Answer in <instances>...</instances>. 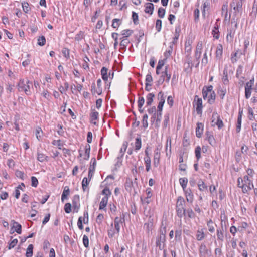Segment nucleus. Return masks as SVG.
I'll use <instances>...</instances> for the list:
<instances>
[{
    "label": "nucleus",
    "instance_id": "nucleus-18",
    "mask_svg": "<svg viewBox=\"0 0 257 257\" xmlns=\"http://www.w3.org/2000/svg\"><path fill=\"white\" fill-rule=\"evenodd\" d=\"M180 32L181 27L180 25H178L175 27L174 37H173V40L172 42L173 44H175L177 43L180 35Z\"/></svg>",
    "mask_w": 257,
    "mask_h": 257
},
{
    "label": "nucleus",
    "instance_id": "nucleus-30",
    "mask_svg": "<svg viewBox=\"0 0 257 257\" xmlns=\"http://www.w3.org/2000/svg\"><path fill=\"white\" fill-rule=\"evenodd\" d=\"M33 245L31 244H29L27 248L26 256V257H32L33 254Z\"/></svg>",
    "mask_w": 257,
    "mask_h": 257
},
{
    "label": "nucleus",
    "instance_id": "nucleus-43",
    "mask_svg": "<svg viewBox=\"0 0 257 257\" xmlns=\"http://www.w3.org/2000/svg\"><path fill=\"white\" fill-rule=\"evenodd\" d=\"M226 93V88L222 89L221 87L218 88L217 93L218 94V95H219V96L221 99H224V97Z\"/></svg>",
    "mask_w": 257,
    "mask_h": 257
},
{
    "label": "nucleus",
    "instance_id": "nucleus-20",
    "mask_svg": "<svg viewBox=\"0 0 257 257\" xmlns=\"http://www.w3.org/2000/svg\"><path fill=\"white\" fill-rule=\"evenodd\" d=\"M213 89V86L212 85H210L208 87H204L202 90V95L204 99H205L211 90Z\"/></svg>",
    "mask_w": 257,
    "mask_h": 257
},
{
    "label": "nucleus",
    "instance_id": "nucleus-12",
    "mask_svg": "<svg viewBox=\"0 0 257 257\" xmlns=\"http://www.w3.org/2000/svg\"><path fill=\"white\" fill-rule=\"evenodd\" d=\"M185 192L186 200L188 202L192 203L193 201V194L190 188L185 189L183 190Z\"/></svg>",
    "mask_w": 257,
    "mask_h": 257
},
{
    "label": "nucleus",
    "instance_id": "nucleus-42",
    "mask_svg": "<svg viewBox=\"0 0 257 257\" xmlns=\"http://www.w3.org/2000/svg\"><path fill=\"white\" fill-rule=\"evenodd\" d=\"M133 32V30L130 29L122 30L121 32V34L123 35L122 38H127V37L130 36Z\"/></svg>",
    "mask_w": 257,
    "mask_h": 257
},
{
    "label": "nucleus",
    "instance_id": "nucleus-37",
    "mask_svg": "<svg viewBox=\"0 0 257 257\" xmlns=\"http://www.w3.org/2000/svg\"><path fill=\"white\" fill-rule=\"evenodd\" d=\"M198 189L201 191H204L207 190V186L205 184L204 182L200 180L198 183Z\"/></svg>",
    "mask_w": 257,
    "mask_h": 257
},
{
    "label": "nucleus",
    "instance_id": "nucleus-16",
    "mask_svg": "<svg viewBox=\"0 0 257 257\" xmlns=\"http://www.w3.org/2000/svg\"><path fill=\"white\" fill-rule=\"evenodd\" d=\"M224 230L222 227L221 228H217L216 230V236L217 238V240L223 242L224 239Z\"/></svg>",
    "mask_w": 257,
    "mask_h": 257
},
{
    "label": "nucleus",
    "instance_id": "nucleus-11",
    "mask_svg": "<svg viewBox=\"0 0 257 257\" xmlns=\"http://www.w3.org/2000/svg\"><path fill=\"white\" fill-rule=\"evenodd\" d=\"M79 196L78 195H75L73 197L72 199V205L74 210L76 212H78L79 208L80 205L79 204Z\"/></svg>",
    "mask_w": 257,
    "mask_h": 257
},
{
    "label": "nucleus",
    "instance_id": "nucleus-4",
    "mask_svg": "<svg viewBox=\"0 0 257 257\" xmlns=\"http://www.w3.org/2000/svg\"><path fill=\"white\" fill-rule=\"evenodd\" d=\"M193 105L196 107V111L198 114H201L202 113V100L201 98H199L197 95H195L193 102Z\"/></svg>",
    "mask_w": 257,
    "mask_h": 257
},
{
    "label": "nucleus",
    "instance_id": "nucleus-57",
    "mask_svg": "<svg viewBox=\"0 0 257 257\" xmlns=\"http://www.w3.org/2000/svg\"><path fill=\"white\" fill-rule=\"evenodd\" d=\"M102 194L104 195V196H107V198L110 196L111 194V192L109 189L108 188L105 187L102 191Z\"/></svg>",
    "mask_w": 257,
    "mask_h": 257
},
{
    "label": "nucleus",
    "instance_id": "nucleus-41",
    "mask_svg": "<svg viewBox=\"0 0 257 257\" xmlns=\"http://www.w3.org/2000/svg\"><path fill=\"white\" fill-rule=\"evenodd\" d=\"M160 158V154H157V153H154V159H153V164L155 167H157L159 164Z\"/></svg>",
    "mask_w": 257,
    "mask_h": 257
},
{
    "label": "nucleus",
    "instance_id": "nucleus-48",
    "mask_svg": "<svg viewBox=\"0 0 257 257\" xmlns=\"http://www.w3.org/2000/svg\"><path fill=\"white\" fill-rule=\"evenodd\" d=\"M158 99L159 100V103H161L164 104L165 101V96L164 95V93L162 91H160L158 94Z\"/></svg>",
    "mask_w": 257,
    "mask_h": 257
},
{
    "label": "nucleus",
    "instance_id": "nucleus-58",
    "mask_svg": "<svg viewBox=\"0 0 257 257\" xmlns=\"http://www.w3.org/2000/svg\"><path fill=\"white\" fill-rule=\"evenodd\" d=\"M193 64H189L186 63L184 64V70L186 72H190L192 70Z\"/></svg>",
    "mask_w": 257,
    "mask_h": 257
},
{
    "label": "nucleus",
    "instance_id": "nucleus-33",
    "mask_svg": "<svg viewBox=\"0 0 257 257\" xmlns=\"http://www.w3.org/2000/svg\"><path fill=\"white\" fill-rule=\"evenodd\" d=\"M222 52H223V48L222 46L221 45H219L217 46L216 51V57L217 59H220L222 55Z\"/></svg>",
    "mask_w": 257,
    "mask_h": 257
},
{
    "label": "nucleus",
    "instance_id": "nucleus-53",
    "mask_svg": "<svg viewBox=\"0 0 257 257\" xmlns=\"http://www.w3.org/2000/svg\"><path fill=\"white\" fill-rule=\"evenodd\" d=\"M186 214H187L188 217L190 218H194L195 217V213L191 208L186 210Z\"/></svg>",
    "mask_w": 257,
    "mask_h": 257
},
{
    "label": "nucleus",
    "instance_id": "nucleus-22",
    "mask_svg": "<svg viewBox=\"0 0 257 257\" xmlns=\"http://www.w3.org/2000/svg\"><path fill=\"white\" fill-rule=\"evenodd\" d=\"M235 30L234 29H231L228 30V33L226 36V40L228 42H232L235 34Z\"/></svg>",
    "mask_w": 257,
    "mask_h": 257
},
{
    "label": "nucleus",
    "instance_id": "nucleus-50",
    "mask_svg": "<svg viewBox=\"0 0 257 257\" xmlns=\"http://www.w3.org/2000/svg\"><path fill=\"white\" fill-rule=\"evenodd\" d=\"M221 11L222 15H228V4L227 2L222 5Z\"/></svg>",
    "mask_w": 257,
    "mask_h": 257
},
{
    "label": "nucleus",
    "instance_id": "nucleus-23",
    "mask_svg": "<svg viewBox=\"0 0 257 257\" xmlns=\"http://www.w3.org/2000/svg\"><path fill=\"white\" fill-rule=\"evenodd\" d=\"M216 98V94L215 92L213 91V89L211 90L209 94L208 99L207 102L210 104H212L214 103Z\"/></svg>",
    "mask_w": 257,
    "mask_h": 257
},
{
    "label": "nucleus",
    "instance_id": "nucleus-46",
    "mask_svg": "<svg viewBox=\"0 0 257 257\" xmlns=\"http://www.w3.org/2000/svg\"><path fill=\"white\" fill-rule=\"evenodd\" d=\"M120 39H121V41L120 43V45L122 49H125L130 42L127 38H122V37Z\"/></svg>",
    "mask_w": 257,
    "mask_h": 257
},
{
    "label": "nucleus",
    "instance_id": "nucleus-34",
    "mask_svg": "<svg viewBox=\"0 0 257 257\" xmlns=\"http://www.w3.org/2000/svg\"><path fill=\"white\" fill-rule=\"evenodd\" d=\"M127 147V142L124 143L122 146V147L120 150V155L117 157L118 159L121 158L125 152Z\"/></svg>",
    "mask_w": 257,
    "mask_h": 257
},
{
    "label": "nucleus",
    "instance_id": "nucleus-64",
    "mask_svg": "<svg viewBox=\"0 0 257 257\" xmlns=\"http://www.w3.org/2000/svg\"><path fill=\"white\" fill-rule=\"evenodd\" d=\"M17 243H18V239H14L9 243V246H8V249H11L14 248L17 245Z\"/></svg>",
    "mask_w": 257,
    "mask_h": 257
},
{
    "label": "nucleus",
    "instance_id": "nucleus-40",
    "mask_svg": "<svg viewBox=\"0 0 257 257\" xmlns=\"http://www.w3.org/2000/svg\"><path fill=\"white\" fill-rule=\"evenodd\" d=\"M175 240H181V235H182V229L181 228H178L175 231Z\"/></svg>",
    "mask_w": 257,
    "mask_h": 257
},
{
    "label": "nucleus",
    "instance_id": "nucleus-61",
    "mask_svg": "<svg viewBox=\"0 0 257 257\" xmlns=\"http://www.w3.org/2000/svg\"><path fill=\"white\" fill-rule=\"evenodd\" d=\"M162 28V21L160 19H157L156 22V29L159 32L161 31Z\"/></svg>",
    "mask_w": 257,
    "mask_h": 257
},
{
    "label": "nucleus",
    "instance_id": "nucleus-32",
    "mask_svg": "<svg viewBox=\"0 0 257 257\" xmlns=\"http://www.w3.org/2000/svg\"><path fill=\"white\" fill-rule=\"evenodd\" d=\"M242 2H240V3H238L236 4L235 7H234V10L235 11V15H237L238 13H241L242 12Z\"/></svg>",
    "mask_w": 257,
    "mask_h": 257
},
{
    "label": "nucleus",
    "instance_id": "nucleus-27",
    "mask_svg": "<svg viewBox=\"0 0 257 257\" xmlns=\"http://www.w3.org/2000/svg\"><path fill=\"white\" fill-rule=\"evenodd\" d=\"M122 24V20L115 18L112 20V27L113 28L118 29L119 26Z\"/></svg>",
    "mask_w": 257,
    "mask_h": 257
},
{
    "label": "nucleus",
    "instance_id": "nucleus-3",
    "mask_svg": "<svg viewBox=\"0 0 257 257\" xmlns=\"http://www.w3.org/2000/svg\"><path fill=\"white\" fill-rule=\"evenodd\" d=\"M176 209L177 215L179 217L182 218L183 216H185L186 209H185V200L181 196L178 198Z\"/></svg>",
    "mask_w": 257,
    "mask_h": 257
},
{
    "label": "nucleus",
    "instance_id": "nucleus-2",
    "mask_svg": "<svg viewBox=\"0 0 257 257\" xmlns=\"http://www.w3.org/2000/svg\"><path fill=\"white\" fill-rule=\"evenodd\" d=\"M17 86L19 91H24L27 95H30L31 94L32 92L30 88L31 86H32V83L29 80L21 79Z\"/></svg>",
    "mask_w": 257,
    "mask_h": 257
},
{
    "label": "nucleus",
    "instance_id": "nucleus-63",
    "mask_svg": "<svg viewBox=\"0 0 257 257\" xmlns=\"http://www.w3.org/2000/svg\"><path fill=\"white\" fill-rule=\"evenodd\" d=\"M15 175L17 177L20 178L22 180H24L25 174L23 172L17 170L15 172Z\"/></svg>",
    "mask_w": 257,
    "mask_h": 257
},
{
    "label": "nucleus",
    "instance_id": "nucleus-49",
    "mask_svg": "<svg viewBox=\"0 0 257 257\" xmlns=\"http://www.w3.org/2000/svg\"><path fill=\"white\" fill-rule=\"evenodd\" d=\"M98 112L97 111L92 112L91 114V121L92 123L95 125L96 124V122L95 121L93 122V121L97 120L98 119Z\"/></svg>",
    "mask_w": 257,
    "mask_h": 257
},
{
    "label": "nucleus",
    "instance_id": "nucleus-26",
    "mask_svg": "<svg viewBox=\"0 0 257 257\" xmlns=\"http://www.w3.org/2000/svg\"><path fill=\"white\" fill-rule=\"evenodd\" d=\"M135 150L137 152L140 149L142 146V141L140 136H138L135 139Z\"/></svg>",
    "mask_w": 257,
    "mask_h": 257
},
{
    "label": "nucleus",
    "instance_id": "nucleus-19",
    "mask_svg": "<svg viewBox=\"0 0 257 257\" xmlns=\"http://www.w3.org/2000/svg\"><path fill=\"white\" fill-rule=\"evenodd\" d=\"M108 198H107V196L103 197L99 204V210H104L106 211V207L108 203Z\"/></svg>",
    "mask_w": 257,
    "mask_h": 257
},
{
    "label": "nucleus",
    "instance_id": "nucleus-52",
    "mask_svg": "<svg viewBox=\"0 0 257 257\" xmlns=\"http://www.w3.org/2000/svg\"><path fill=\"white\" fill-rule=\"evenodd\" d=\"M118 34L117 33H112V37L114 40V49H116V47L118 45Z\"/></svg>",
    "mask_w": 257,
    "mask_h": 257
},
{
    "label": "nucleus",
    "instance_id": "nucleus-25",
    "mask_svg": "<svg viewBox=\"0 0 257 257\" xmlns=\"http://www.w3.org/2000/svg\"><path fill=\"white\" fill-rule=\"evenodd\" d=\"M13 228H15V230L11 233H13L14 231H16L18 234H21L22 232V227L21 225L18 222L14 221L13 223Z\"/></svg>",
    "mask_w": 257,
    "mask_h": 257
},
{
    "label": "nucleus",
    "instance_id": "nucleus-17",
    "mask_svg": "<svg viewBox=\"0 0 257 257\" xmlns=\"http://www.w3.org/2000/svg\"><path fill=\"white\" fill-rule=\"evenodd\" d=\"M219 25L216 22L212 31V34L216 39H218L219 38Z\"/></svg>",
    "mask_w": 257,
    "mask_h": 257
},
{
    "label": "nucleus",
    "instance_id": "nucleus-9",
    "mask_svg": "<svg viewBox=\"0 0 257 257\" xmlns=\"http://www.w3.org/2000/svg\"><path fill=\"white\" fill-rule=\"evenodd\" d=\"M166 241V236L158 234L156 237V245L160 250H162Z\"/></svg>",
    "mask_w": 257,
    "mask_h": 257
},
{
    "label": "nucleus",
    "instance_id": "nucleus-44",
    "mask_svg": "<svg viewBox=\"0 0 257 257\" xmlns=\"http://www.w3.org/2000/svg\"><path fill=\"white\" fill-rule=\"evenodd\" d=\"M36 136L37 139L40 141L42 137V134H43V131L40 127H37L36 128Z\"/></svg>",
    "mask_w": 257,
    "mask_h": 257
},
{
    "label": "nucleus",
    "instance_id": "nucleus-60",
    "mask_svg": "<svg viewBox=\"0 0 257 257\" xmlns=\"http://www.w3.org/2000/svg\"><path fill=\"white\" fill-rule=\"evenodd\" d=\"M165 9L162 7L159 8L158 11V16L161 18H163L165 16Z\"/></svg>",
    "mask_w": 257,
    "mask_h": 257
},
{
    "label": "nucleus",
    "instance_id": "nucleus-51",
    "mask_svg": "<svg viewBox=\"0 0 257 257\" xmlns=\"http://www.w3.org/2000/svg\"><path fill=\"white\" fill-rule=\"evenodd\" d=\"M46 43V39L44 36H41L38 39V45L42 46Z\"/></svg>",
    "mask_w": 257,
    "mask_h": 257
},
{
    "label": "nucleus",
    "instance_id": "nucleus-56",
    "mask_svg": "<svg viewBox=\"0 0 257 257\" xmlns=\"http://www.w3.org/2000/svg\"><path fill=\"white\" fill-rule=\"evenodd\" d=\"M148 118V116L147 114H145L143 115V120H142V124H143V127L145 128H147L148 126V121H147Z\"/></svg>",
    "mask_w": 257,
    "mask_h": 257
},
{
    "label": "nucleus",
    "instance_id": "nucleus-38",
    "mask_svg": "<svg viewBox=\"0 0 257 257\" xmlns=\"http://www.w3.org/2000/svg\"><path fill=\"white\" fill-rule=\"evenodd\" d=\"M179 183L182 186L183 190L186 189L187 184L188 183V179L187 178H181L179 179Z\"/></svg>",
    "mask_w": 257,
    "mask_h": 257
},
{
    "label": "nucleus",
    "instance_id": "nucleus-28",
    "mask_svg": "<svg viewBox=\"0 0 257 257\" xmlns=\"http://www.w3.org/2000/svg\"><path fill=\"white\" fill-rule=\"evenodd\" d=\"M154 97L155 95L152 93H150L147 95L146 97V104L147 106H150L152 104Z\"/></svg>",
    "mask_w": 257,
    "mask_h": 257
},
{
    "label": "nucleus",
    "instance_id": "nucleus-54",
    "mask_svg": "<svg viewBox=\"0 0 257 257\" xmlns=\"http://www.w3.org/2000/svg\"><path fill=\"white\" fill-rule=\"evenodd\" d=\"M216 125L219 129L222 128L224 126L223 121L220 119V118H219L217 120H216V121H215L214 123L212 124V125Z\"/></svg>",
    "mask_w": 257,
    "mask_h": 257
},
{
    "label": "nucleus",
    "instance_id": "nucleus-21",
    "mask_svg": "<svg viewBox=\"0 0 257 257\" xmlns=\"http://www.w3.org/2000/svg\"><path fill=\"white\" fill-rule=\"evenodd\" d=\"M114 223L115 229L116 230V232L118 233L120 229V224L122 223L121 218L118 217H115L114 220Z\"/></svg>",
    "mask_w": 257,
    "mask_h": 257
},
{
    "label": "nucleus",
    "instance_id": "nucleus-29",
    "mask_svg": "<svg viewBox=\"0 0 257 257\" xmlns=\"http://www.w3.org/2000/svg\"><path fill=\"white\" fill-rule=\"evenodd\" d=\"M146 166V170L149 172L151 169V158L150 157H145L144 158Z\"/></svg>",
    "mask_w": 257,
    "mask_h": 257
},
{
    "label": "nucleus",
    "instance_id": "nucleus-24",
    "mask_svg": "<svg viewBox=\"0 0 257 257\" xmlns=\"http://www.w3.org/2000/svg\"><path fill=\"white\" fill-rule=\"evenodd\" d=\"M69 193L70 190L69 187L65 186L61 196V200L62 202H64L65 200L67 199V197L69 195Z\"/></svg>",
    "mask_w": 257,
    "mask_h": 257
},
{
    "label": "nucleus",
    "instance_id": "nucleus-10",
    "mask_svg": "<svg viewBox=\"0 0 257 257\" xmlns=\"http://www.w3.org/2000/svg\"><path fill=\"white\" fill-rule=\"evenodd\" d=\"M199 252L200 257H206L210 254L211 252L207 249L204 243H201L199 248Z\"/></svg>",
    "mask_w": 257,
    "mask_h": 257
},
{
    "label": "nucleus",
    "instance_id": "nucleus-8",
    "mask_svg": "<svg viewBox=\"0 0 257 257\" xmlns=\"http://www.w3.org/2000/svg\"><path fill=\"white\" fill-rule=\"evenodd\" d=\"M253 84L254 78H252L249 82L246 83L245 86V96L246 99H248L251 96L252 87Z\"/></svg>",
    "mask_w": 257,
    "mask_h": 257
},
{
    "label": "nucleus",
    "instance_id": "nucleus-15",
    "mask_svg": "<svg viewBox=\"0 0 257 257\" xmlns=\"http://www.w3.org/2000/svg\"><path fill=\"white\" fill-rule=\"evenodd\" d=\"M145 12L146 13L149 14L150 15H152L153 13L154 9V6L153 4L151 3H146L145 5Z\"/></svg>",
    "mask_w": 257,
    "mask_h": 257
},
{
    "label": "nucleus",
    "instance_id": "nucleus-55",
    "mask_svg": "<svg viewBox=\"0 0 257 257\" xmlns=\"http://www.w3.org/2000/svg\"><path fill=\"white\" fill-rule=\"evenodd\" d=\"M201 148L199 146L195 148V153L197 160H198L201 158Z\"/></svg>",
    "mask_w": 257,
    "mask_h": 257
},
{
    "label": "nucleus",
    "instance_id": "nucleus-1",
    "mask_svg": "<svg viewBox=\"0 0 257 257\" xmlns=\"http://www.w3.org/2000/svg\"><path fill=\"white\" fill-rule=\"evenodd\" d=\"M237 186L242 189V192L243 193H248L249 191L254 188L253 182L247 175H245L243 178H238Z\"/></svg>",
    "mask_w": 257,
    "mask_h": 257
},
{
    "label": "nucleus",
    "instance_id": "nucleus-45",
    "mask_svg": "<svg viewBox=\"0 0 257 257\" xmlns=\"http://www.w3.org/2000/svg\"><path fill=\"white\" fill-rule=\"evenodd\" d=\"M90 179H88L86 177H84L83 178L82 182V189L84 191H85V189L87 187V186L89 184V183L90 182Z\"/></svg>",
    "mask_w": 257,
    "mask_h": 257
},
{
    "label": "nucleus",
    "instance_id": "nucleus-36",
    "mask_svg": "<svg viewBox=\"0 0 257 257\" xmlns=\"http://www.w3.org/2000/svg\"><path fill=\"white\" fill-rule=\"evenodd\" d=\"M48 156L42 153L38 152L37 153V160L41 162L47 161Z\"/></svg>",
    "mask_w": 257,
    "mask_h": 257
},
{
    "label": "nucleus",
    "instance_id": "nucleus-14",
    "mask_svg": "<svg viewBox=\"0 0 257 257\" xmlns=\"http://www.w3.org/2000/svg\"><path fill=\"white\" fill-rule=\"evenodd\" d=\"M204 125L202 123L198 122L196 128V135L198 138H200L203 134Z\"/></svg>",
    "mask_w": 257,
    "mask_h": 257
},
{
    "label": "nucleus",
    "instance_id": "nucleus-59",
    "mask_svg": "<svg viewBox=\"0 0 257 257\" xmlns=\"http://www.w3.org/2000/svg\"><path fill=\"white\" fill-rule=\"evenodd\" d=\"M223 77L222 78V81L225 85H227L229 83L228 79L227 72L225 70L223 71Z\"/></svg>",
    "mask_w": 257,
    "mask_h": 257
},
{
    "label": "nucleus",
    "instance_id": "nucleus-7",
    "mask_svg": "<svg viewBox=\"0 0 257 257\" xmlns=\"http://www.w3.org/2000/svg\"><path fill=\"white\" fill-rule=\"evenodd\" d=\"M97 87L96 88V85L94 83H93L91 85V92L92 94H97L98 95H100L102 93V87H101V80L100 79H99L97 81Z\"/></svg>",
    "mask_w": 257,
    "mask_h": 257
},
{
    "label": "nucleus",
    "instance_id": "nucleus-35",
    "mask_svg": "<svg viewBox=\"0 0 257 257\" xmlns=\"http://www.w3.org/2000/svg\"><path fill=\"white\" fill-rule=\"evenodd\" d=\"M101 74L104 81H107L108 80L107 69L106 67H103L102 68L101 70Z\"/></svg>",
    "mask_w": 257,
    "mask_h": 257
},
{
    "label": "nucleus",
    "instance_id": "nucleus-39",
    "mask_svg": "<svg viewBox=\"0 0 257 257\" xmlns=\"http://www.w3.org/2000/svg\"><path fill=\"white\" fill-rule=\"evenodd\" d=\"M205 235L202 229L197 231L196 239L198 241H201L204 238Z\"/></svg>",
    "mask_w": 257,
    "mask_h": 257
},
{
    "label": "nucleus",
    "instance_id": "nucleus-5",
    "mask_svg": "<svg viewBox=\"0 0 257 257\" xmlns=\"http://www.w3.org/2000/svg\"><path fill=\"white\" fill-rule=\"evenodd\" d=\"M169 66H166L165 67L164 71L162 73V75L160 78L157 81L158 85H161L165 81V77H166V81L168 83L171 78V73H168V69Z\"/></svg>",
    "mask_w": 257,
    "mask_h": 257
},
{
    "label": "nucleus",
    "instance_id": "nucleus-31",
    "mask_svg": "<svg viewBox=\"0 0 257 257\" xmlns=\"http://www.w3.org/2000/svg\"><path fill=\"white\" fill-rule=\"evenodd\" d=\"M208 231L211 233L215 231L214 224L211 219L208 220L207 222Z\"/></svg>",
    "mask_w": 257,
    "mask_h": 257
},
{
    "label": "nucleus",
    "instance_id": "nucleus-62",
    "mask_svg": "<svg viewBox=\"0 0 257 257\" xmlns=\"http://www.w3.org/2000/svg\"><path fill=\"white\" fill-rule=\"evenodd\" d=\"M132 19L135 24L137 25L139 24L138 15L137 13L135 12H132Z\"/></svg>",
    "mask_w": 257,
    "mask_h": 257
},
{
    "label": "nucleus",
    "instance_id": "nucleus-6",
    "mask_svg": "<svg viewBox=\"0 0 257 257\" xmlns=\"http://www.w3.org/2000/svg\"><path fill=\"white\" fill-rule=\"evenodd\" d=\"M202 42L201 41H199L196 46V50L195 52V58L197 63L196 64L195 67H197L200 63L199 59L200 58L201 54H202Z\"/></svg>",
    "mask_w": 257,
    "mask_h": 257
},
{
    "label": "nucleus",
    "instance_id": "nucleus-47",
    "mask_svg": "<svg viewBox=\"0 0 257 257\" xmlns=\"http://www.w3.org/2000/svg\"><path fill=\"white\" fill-rule=\"evenodd\" d=\"M173 44L169 46L168 50H166L164 53V57L166 59L168 58L171 55L173 49Z\"/></svg>",
    "mask_w": 257,
    "mask_h": 257
},
{
    "label": "nucleus",
    "instance_id": "nucleus-13",
    "mask_svg": "<svg viewBox=\"0 0 257 257\" xmlns=\"http://www.w3.org/2000/svg\"><path fill=\"white\" fill-rule=\"evenodd\" d=\"M205 135L206 137V139L208 141L209 143L212 146L215 145L216 142L212 133L207 131L205 133Z\"/></svg>",
    "mask_w": 257,
    "mask_h": 257
}]
</instances>
